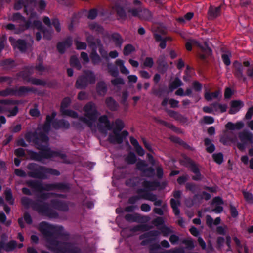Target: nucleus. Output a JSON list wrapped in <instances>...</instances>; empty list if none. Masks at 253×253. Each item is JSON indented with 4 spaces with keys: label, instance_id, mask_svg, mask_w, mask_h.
<instances>
[{
    "label": "nucleus",
    "instance_id": "obj_62",
    "mask_svg": "<svg viewBox=\"0 0 253 253\" xmlns=\"http://www.w3.org/2000/svg\"><path fill=\"white\" fill-rule=\"evenodd\" d=\"M99 52L101 55V57L106 60H109V56L107 51L104 49V46L98 48Z\"/></svg>",
    "mask_w": 253,
    "mask_h": 253
},
{
    "label": "nucleus",
    "instance_id": "obj_63",
    "mask_svg": "<svg viewBox=\"0 0 253 253\" xmlns=\"http://www.w3.org/2000/svg\"><path fill=\"white\" fill-rule=\"evenodd\" d=\"M182 243L186 246L187 248L192 249L195 247L194 243L191 238L185 239L182 241Z\"/></svg>",
    "mask_w": 253,
    "mask_h": 253
},
{
    "label": "nucleus",
    "instance_id": "obj_49",
    "mask_svg": "<svg viewBox=\"0 0 253 253\" xmlns=\"http://www.w3.org/2000/svg\"><path fill=\"white\" fill-rule=\"evenodd\" d=\"M63 116H67L73 118H78V114L77 112L71 110L66 109L60 112Z\"/></svg>",
    "mask_w": 253,
    "mask_h": 253
},
{
    "label": "nucleus",
    "instance_id": "obj_20",
    "mask_svg": "<svg viewBox=\"0 0 253 253\" xmlns=\"http://www.w3.org/2000/svg\"><path fill=\"white\" fill-rule=\"evenodd\" d=\"M0 66L6 70H10L16 66V64L13 59L7 58L0 61Z\"/></svg>",
    "mask_w": 253,
    "mask_h": 253
},
{
    "label": "nucleus",
    "instance_id": "obj_6",
    "mask_svg": "<svg viewBox=\"0 0 253 253\" xmlns=\"http://www.w3.org/2000/svg\"><path fill=\"white\" fill-rule=\"evenodd\" d=\"M29 169H34V170L28 173L30 177L38 178H46L49 175H59L60 172L55 169H46L43 167H38L35 164H31L28 166Z\"/></svg>",
    "mask_w": 253,
    "mask_h": 253
},
{
    "label": "nucleus",
    "instance_id": "obj_17",
    "mask_svg": "<svg viewBox=\"0 0 253 253\" xmlns=\"http://www.w3.org/2000/svg\"><path fill=\"white\" fill-rule=\"evenodd\" d=\"M137 167L139 169L143 171L146 176H151L154 174V169L148 167L143 161L138 162Z\"/></svg>",
    "mask_w": 253,
    "mask_h": 253
},
{
    "label": "nucleus",
    "instance_id": "obj_9",
    "mask_svg": "<svg viewBox=\"0 0 253 253\" xmlns=\"http://www.w3.org/2000/svg\"><path fill=\"white\" fill-rule=\"evenodd\" d=\"M129 133L126 130H123L121 133L113 131L112 134L108 136V141L112 144H120L123 143L124 139L127 137Z\"/></svg>",
    "mask_w": 253,
    "mask_h": 253
},
{
    "label": "nucleus",
    "instance_id": "obj_44",
    "mask_svg": "<svg viewBox=\"0 0 253 253\" xmlns=\"http://www.w3.org/2000/svg\"><path fill=\"white\" fill-rule=\"evenodd\" d=\"M200 45V43L199 42L194 39H189L185 44L186 48L188 51H191L192 50V46L199 47Z\"/></svg>",
    "mask_w": 253,
    "mask_h": 253
},
{
    "label": "nucleus",
    "instance_id": "obj_8",
    "mask_svg": "<svg viewBox=\"0 0 253 253\" xmlns=\"http://www.w3.org/2000/svg\"><path fill=\"white\" fill-rule=\"evenodd\" d=\"M85 116L91 121H95L98 116L96 107L92 102H89L84 106Z\"/></svg>",
    "mask_w": 253,
    "mask_h": 253
},
{
    "label": "nucleus",
    "instance_id": "obj_34",
    "mask_svg": "<svg viewBox=\"0 0 253 253\" xmlns=\"http://www.w3.org/2000/svg\"><path fill=\"white\" fill-rule=\"evenodd\" d=\"M43 34V39L47 40H50L52 39V35L53 30L52 27H44L41 31Z\"/></svg>",
    "mask_w": 253,
    "mask_h": 253
},
{
    "label": "nucleus",
    "instance_id": "obj_2",
    "mask_svg": "<svg viewBox=\"0 0 253 253\" xmlns=\"http://www.w3.org/2000/svg\"><path fill=\"white\" fill-rule=\"evenodd\" d=\"M25 139L28 143L32 142L40 150L39 156L36 153H34L30 158H66V155L62 151H54L51 150L48 145H43L42 143H48L49 137L43 132H37L28 131L25 134Z\"/></svg>",
    "mask_w": 253,
    "mask_h": 253
},
{
    "label": "nucleus",
    "instance_id": "obj_3",
    "mask_svg": "<svg viewBox=\"0 0 253 253\" xmlns=\"http://www.w3.org/2000/svg\"><path fill=\"white\" fill-rule=\"evenodd\" d=\"M142 186L144 187V189H139L137 191L139 196H135L130 197L128 200L129 203L133 204L140 198H142L153 202L155 206H159L161 205L162 200L158 199L156 195L147 191L156 190L159 186V183L155 181L150 182L145 180L142 182Z\"/></svg>",
    "mask_w": 253,
    "mask_h": 253
},
{
    "label": "nucleus",
    "instance_id": "obj_28",
    "mask_svg": "<svg viewBox=\"0 0 253 253\" xmlns=\"http://www.w3.org/2000/svg\"><path fill=\"white\" fill-rule=\"evenodd\" d=\"M54 120L50 117V115H46L45 121L42 126V129L44 132L48 133L50 131Z\"/></svg>",
    "mask_w": 253,
    "mask_h": 253
},
{
    "label": "nucleus",
    "instance_id": "obj_60",
    "mask_svg": "<svg viewBox=\"0 0 253 253\" xmlns=\"http://www.w3.org/2000/svg\"><path fill=\"white\" fill-rule=\"evenodd\" d=\"M98 11L96 8L90 9L88 11L87 18L90 20H93L96 18L97 16Z\"/></svg>",
    "mask_w": 253,
    "mask_h": 253
},
{
    "label": "nucleus",
    "instance_id": "obj_42",
    "mask_svg": "<svg viewBox=\"0 0 253 253\" xmlns=\"http://www.w3.org/2000/svg\"><path fill=\"white\" fill-rule=\"evenodd\" d=\"M89 27L90 30L95 31L98 34H103L104 33V28L96 22L90 23Z\"/></svg>",
    "mask_w": 253,
    "mask_h": 253
},
{
    "label": "nucleus",
    "instance_id": "obj_61",
    "mask_svg": "<svg viewBox=\"0 0 253 253\" xmlns=\"http://www.w3.org/2000/svg\"><path fill=\"white\" fill-rule=\"evenodd\" d=\"M243 195L245 200L248 203H253V196L251 193L247 191H244Z\"/></svg>",
    "mask_w": 253,
    "mask_h": 253
},
{
    "label": "nucleus",
    "instance_id": "obj_38",
    "mask_svg": "<svg viewBox=\"0 0 253 253\" xmlns=\"http://www.w3.org/2000/svg\"><path fill=\"white\" fill-rule=\"evenodd\" d=\"M0 96L1 97L15 96V88L7 87L5 89L0 90Z\"/></svg>",
    "mask_w": 253,
    "mask_h": 253
},
{
    "label": "nucleus",
    "instance_id": "obj_55",
    "mask_svg": "<svg viewBox=\"0 0 253 253\" xmlns=\"http://www.w3.org/2000/svg\"><path fill=\"white\" fill-rule=\"evenodd\" d=\"M125 218L129 222H136L138 220V215L137 214H127Z\"/></svg>",
    "mask_w": 253,
    "mask_h": 253
},
{
    "label": "nucleus",
    "instance_id": "obj_52",
    "mask_svg": "<svg viewBox=\"0 0 253 253\" xmlns=\"http://www.w3.org/2000/svg\"><path fill=\"white\" fill-rule=\"evenodd\" d=\"M6 200L10 204H14V199L13 198L12 192L10 189L7 188L4 191Z\"/></svg>",
    "mask_w": 253,
    "mask_h": 253
},
{
    "label": "nucleus",
    "instance_id": "obj_10",
    "mask_svg": "<svg viewBox=\"0 0 253 253\" xmlns=\"http://www.w3.org/2000/svg\"><path fill=\"white\" fill-rule=\"evenodd\" d=\"M187 161L185 162L184 161H181V163L182 165H185L186 167L188 168L189 170L192 171L195 175L193 177V179L195 180H198L201 179V175L199 172V169L197 165L190 159H184Z\"/></svg>",
    "mask_w": 253,
    "mask_h": 253
},
{
    "label": "nucleus",
    "instance_id": "obj_19",
    "mask_svg": "<svg viewBox=\"0 0 253 253\" xmlns=\"http://www.w3.org/2000/svg\"><path fill=\"white\" fill-rule=\"evenodd\" d=\"M238 137L241 142H253V134L249 131L244 130L240 132L238 134Z\"/></svg>",
    "mask_w": 253,
    "mask_h": 253
},
{
    "label": "nucleus",
    "instance_id": "obj_53",
    "mask_svg": "<svg viewBox=\"0 0 253 253\" xmlns=\"http://www.w3.org/2000/svg\"><path fill=\"white\" fill-rule=\"evenodd\" d=\"M23 22L24 24H20L19 25V28L21 29V31L24 32L32 27V21L30 19H26V21Z\"/></svg>",
    "mask_w": 253,
    "mask_h": 253
},
{
    "label": "nucleus",
    "instance_id": "obj_40",
    "mask_svg": "<svg viewBox=\"0 0 253 253\" xmlns=\"http://www.w3.org/2000/svg\"><path fill=\"white\" fill-rule=\"evenodd\" d=\"M72 103V99L69 97H64L62 100L61 101L60 107V112L67 109L68 108Z\"/></svg>",
    "mask_w": 253,
    "mask_h": 253
},
{
    "label": "nucleus",
    "instance_id": "obj_25",
    "mask_svg": "<svg viewBox=\"0 0 253 253\" xmlns=\"http://www.w3.org/2000/svg\"><path fill=\"white\" fill-rule=\"evenodd\" d=\"M166 111L170 117L174 118L175 120L182 123H185L187 120L186 117L176 111L169 109L167 110Z\"/></svg>",
    "mask_w": 253,
    "mask_h": 253
},
{
    "label": "nucleus",
    "instance_id": "obj_4",
    "mask_svg": "<svg viewBox=\"0 0 253 253\" xmlns=\"http://www.w3.org/2000/svg\"><path fill=\"white\" fill-rule=\"evenodd\" d=\"M28 185L33 188L35 191L40 193V198L43 199H46L52 195V193H42L44 191H50L55 189H61L62 185L60 184H43L40 182L34 181L28 182Z\"/></svg>",
    "mask_w": 253,
    "mask_h": 253
},
{
    "label": "nucleus",
    "instance_id": "obj_32",
    "mask_svg": "<svg viewBox=\"0 0 253 253\" xmlns=\"http://www.w3.org/2000/svg\"><path fill=\"white\" fill-rule=\"evenodd\" d=\"M96 91L100 95H104L107 91V87L104 81L99 82L96 85Z\"/></svg>",
    "mask_w": 253,
    "mask_h": 253
},
{
    "label": "nucleus",
    "instance_id": "obj_36",
    "mask_svg": "<svg viewBox=\"0 0 253 253\" xmlns=\"http://www.w3.org/2000/svg\"><path fill=\"white\" fill-rule=\"evenodd\" d=\"M182 85L183 83L181 80L178 77H176L174 80L169 84V87L171 91H172Z\"/></svg>",
    "mask_w": 253,
    "mask_h": 253
},
{
    "label": "nucleus",
    "instance_id": "obj_11",
    "mask_svg": "<svg viewBox=\"0 0 253 253\" xmlns=\"http://www.w3.org/2000/svg\"><path fill=\"white\" fill-rule=\"evenodd\" d=\"M37 92V90L35 87L21 86L18 88H15V96L24 97L30 92L36 93Z\"/></svg>",
    "mask_w": 253,
    "mask_h": 253
},
{
    "label": "nucleus",
    "instance_id": "obj_51",
    "mask_svg": "<svg viewBox=\"0 0 253 253\" xmlns=\"http://www.w3.org/2000/svg\"><path fill=\"white\" fill-rule=\"evenodd\" d=\"M162 208H155L153 209V211L156 213L160 215H162L164 214V212L165 211H167V205L166 203L163 204L162 203L161 205Z\"/></svg>",
    "mask_w": 253,
    "mask_h": 253
},
{
    "label": "nucleus",
    "instance_id": "obj_41",
    "mask_svg": "<svg viewBox=\"0 0 253 253\" xmlns=\"http://www.w3.org/2000/svg\"><path fill=\"white\" fill-rule=\"evenodd\" d=\"M115 127L113 129L114 131L121 132L125 126L124 122L119 118L116 119L114 121Z\"/></svg>",
    "mask_w": 253,
    "mask_h": 253
},
{
    "label": "nucleus",
    "instance_id": "obj_30",
    "mask_svg": "<svg viewBox=\"0 0 253 253\" xmlns=\"http://www.w3.org/2000/svg\"><path fill=\"white\" fill-rule=\"evenodd\" d=\"M233 240L236 244L238 253H242V250H244L245 253H249L248 248L246 245H242L240 240L236 237H234L233 238Z\"/></svg>",
    "mask_w": 253,
    "mask_h": 253
},
{
    "label": "nucleus",
    "instance_id": "obj_46",
    "mask_svg": "<svg viewBox=\"0 0 253 253\" xmlns=\"http://www.w3.org/2000/svg\"><path fill=\"white\" fill-rule=\"evenodd\" d=\"M70 65L72 67L76 68L78 70H80L82 68L81 64L78 58L75 56H72L70 60Z\"/></svg>",
    "mask_w": 253,
    "mask_h": 253
},
{
    "label": "nucleus",
    "instance_id": "obj_13",
    "mask_svg": "<svg viewBox=\"0 0 253 253\" xmlns=\"http://www.w3.org/2000/svg\"><path fill=\"white\" fill-rule=\"evenodd\" d=\"M236 139V138L232 132L224 131L223 134L220 136L219 141L223 145H228L234 142Z\"/></svg>",
    "mask_w": 253,
    "mask_h": 253
},
{
    "label": "nucleus",
    "instance_id": "obj_7",
    "mask_svg": "<svg viewBox=\"0 0 253 253\" xmlns=\"http://www.w3.org/2000/svg\"><path fill=\"white\" fill-rule=\"evenodd\" d=\"M95 80V76L93 71H85L84 74L80 76L77 79L75 87L79 89H85L88 84H94Z\"/></svg>",
    "mask_w": 253,
    "mask_h": 253
},
{
    "label": "nucleus",
    "instance_id": "obj_64",
    "mask_svg": "<svg viewBox=\"0 0 253 253\" xmlns=\"http://www.w3.org/2000/svg\"><path fill=\"white\" fill-rule=\"evenodd\" d=\"M57 50L61 54H63L66 51V47L63 44V42H58L56 45Z\"/></svg>",
    "mask_w": 253,
    "mask_h": 253
},
{
    "label": "nucleus",
    "instance_id": "obj_1",
    "mask_svg": "<svg viewBox=\"0 0 253 253\" xmlns=\"http://www.w3.org/2000/svg\"><path fill=\"white\" fill-rule=\"evenodd\" d=\"M40 231L44 235L47 247L55 253H73L72 245L68 243H59L57 239L61 238L63 230L61 226H54L46 222L39 225Z\"/></svg>",
    "mask_w": 253,
    "mask_h": 253
},
{
    "label": "nucleus",
    "instance_id": "obj_48",
    "mask_svg": "<svg viewBox=\"0 0 253 253\" xmlns=\"http://www.w3.org/2000/svg\"><path fill=\"white\" fill-rule=\"evenodd\" d=\"M135 51V47L131 44H127L123 49V54L126 56Z\"/></svg>",
    "mask_w": 253,
    "mask_h": 253
},
{
    "label": "nucleus",
    "instance_id": "obj_26",
    "mask_svg": "<svg viewBox=\"0 0 253 253\" xmlns=\"http://www.w3.org/2000/svg\"><path fill=\"white\" fill-rule=\"evenodd\" d=\"M244 124L242 121L237 122L235 124L232 122H229L225 125L226 128L229 130H240L244 127Z\"/></svg>",
    "mask_w": 253,
    "mask_h": 253
},
{
    "label": "nucleus",
    "instance_id": "obj_43",
    "mask_svg": "<svg viewBox=\"0 0 253 253\" xmlns=\"http://www.w3.org/2000/svg\"><path fill=\"white\" fill-rule=\"evenodd\" d=\"M107 67L108 72L112 76L117 77L118 76L119 71L117 66L112 63H108Z\"/></svg>",
    "mask_w": 253,
    "mask_h": 253
},
{
    "label": "nucleus",
    "instance_id": "obj_35",
    "mask_svg": "<svg viewBox=\"0 0 253 253\" xmlns=\"http://www.w3.org/2000/svg\"><path fill=\"white\" fill-rule=\"evenodd\" d=\"M180 204L179 200H175L171 199L170 200V205L173 209V211L175 215L178 216L179 215L180 211L178 209V207Z\"/></svg>",
    "mask_w": 253,
    "mask_h": 253
},
{
    "label": "nucleus",
    "instance_id": "obj_5",
    "mask_svg": "<svg viewBox=\"0 0 253 253\" xmlns=\"http://www.w3.org/2000/svg\"><path fill=\"white\" fill-rule=\"evenodd\" d=\"M34 208L39 213L46 215L48 214L49 211L52 209H58L63 211L68 210L67 204L63 201L57 199L52 200L50 205L44 204L43 205H40L36 203L34 205Z\"/></svg>",
    "mask_w": 253,
    "mask_h": 253
},
{
    "label": "nucleus",
    "instance_id": "obj_18",
    "mask_svg": "<svg viewBox=\"0 0 253 253\" xmlns=\"http://www.w3.org/2000/svg\"><path fill=\"white\" fill-rule=\"evenodd\" d=\"M244 105L243 102L241 100L232 101L229 113L230 114H235L244 106Z\"/></svg>",
    "mask_w": 253,
    "mask_h": 253
},
{
    "label": "nucleus",
    "instance_id": "obj_45",
    "mask_svg": "<svg viewBox=\"0 0 253 253\" xmlns=\"http://www.w3.org/2000/svg\"><path fill=\"white\" fill-rule=\"evenodd\" d=\"M86 40L91 50L97 49L96 43H95L96 38L94 36L92 35H89L86 37Z\"/></svg>",
    "mask_w": 253,
    "mask_h": 253
},
{
    "label": "nucleus",
    "instance_id": "obj_33",
    "mask_svg": "<svg viewBox=\"0 0 253 253\" xmlns=\"http://www.w3.org/2000/svg\"><path fill=\"white\" fill-rule=\"evenodd\" d=\"M202 51L205 54V55H203L202 56V58L203 59H205L206 56H211L212 54V50L208 46L207 42L204 43V45H202L200 44V46H199Z\"/></svg>",
    "mask_w": 253,
    "mask_h": 253
},
{
    "label": "nucleus",
    "instance_id": "obj_57",
    "mask_svg": "<svg viewBox=\"0 0 253 253\" xmlns=\"http://www.w3.org/2000/svg\"><path fill=\"white\" fill-rule=\"evenodd\" d=\"M17 244L15 241H12L6 244L4 246V250L6 251H10L13 250L16 247Z\"/></svg>",
    "mask_w": 253,
    "mask_h": 253
},
{
    "label": "nucleus",
    "instance_id": "obj_50",
    "mask_svg": "<svg viewBox=\"0 0 253 253\" xmlns=\"http://www.w3.org/2000/svg\"><path fill=\"white\" fill-rule=\"evenodd\" d=\"M170 140L171 141L179 144L185 148H189L190 147L186 142L177 136H171L170 137Z\"/></svg>",
    "mask_w": 253,
    "mask_h": 253
},
{
    "label": "nucleus",
    "instance_id": "obj_24",
    "mask_svg": "<svg viewBox=\"0 0 253 253\" xmlns=\"http://www.w3.org/2000/svg\"><path fill=\"white\" fill-rule=\"evenodd\" d=\"M221 10V5L216 7L210 6L208 12L209 18L210 19H213L217 18L220 15Z\"/></svg>",
    "mask_w": 253,
    "mask_h": 253
},
{
    "label": "nucleus",
    "instance_id": "obj_14",
    "mask_svg": "<svg viewBox=\"0 0 253 253\" xmlns=\"http://www.w3.org/2000/svg\"><path fill=\"white\" fill-rule=\"evenodd\" d=\"M53 127L58 130L59 129H68L70 127V123L64 119H55L52 124Z\"/></svg>",
    "mask_w": 253,
    "mask_h": 253
},
{
    "label": "nucleus",
    "instance_id": "obj_12",
    "mask_svg": "<svg viewBox=\"0 0 253 253\" xmlns=\"http://www.w3.org/2000/svg\"><path fill=\"white\" fill-rule=\"evenodd\" d=\"M156 64L157 65V70L159 73L164 74L167 71L169 65L164 55H161L158 57L156 61Z\"/></svg>",
    "mask_w": 253,
    "mask_h": 253
},
{
    "label": "nucleus",
    "instance_id": "obj_37",
    "mask_svg": "<svg viewBox=\"0 0 253 253\" xmlns=\"http://www.w3.org/2000/svg\"><path fill=\"white\" fill-rule=\"evenodd\" d=\"M98 121L100 123L104 124L108 130H110L112 129V125L111 124L107 115H103L101 116L99 118Z\"/></svg>",
    "mask_w": 253,
    "mask_h": 253
},
{
    "label": "nucleus",
    "instance_id": "obj_54",
    "mask_svg": "<svg viewBox=\"0 0 253 253\" xmlns=\"http://www.w3.org/2000/svg\"><path fill=\"white\" fill-rule=\"evenodd\" d=\"M154 64V62L153 59L150 57H146L144 62H143V66L145 68H151L153 67Z\"/></svg>",
    "mask_w": 253,
    "mask_h": 253
},
{
    "label": "nucleus",
    "instance_id": "obj_22",
    "mask_svg": "<svg viewBox=\"0 0 253 253\" xmlns=\"http://www.w3.org/2000/svg\"><path fill=\"white\" fill-rule=\"evenodd\" d=\"M233 74L237 78L241 77L243 74V66L242 63L237 60L233 63Z\"/></svg>",
    "mask_w": 253,
    "mask_h": 253
},
{
    "label": "nucleus",
    "instance_id": "obj_16",
    "mask_svg": "<svg viewBox=\"0 0 253 253\" xmlns=\"http://www.w3.org/2000/svg\"><path fill=\"white\" fill-rule=\"evenodd\" d=\"M118 20H126L127 18V13L125 8L119 4H116L113 7Z\"/></svg>",
    "mask_w": 253,
    "mask_h": 253
},
{
    "label": "nucleus",
    "instance_id": "obj_29",
    "mask_svg": "<svg viewBox=\"0 0 253 253\" xmlns=\"http://www.w3.org/2000/svg\"><path fill=\"white\" fill-rule=\"evenodd\" d=\"M90 58L91 62L93 65H98L102 61L101 57L97 52V49H93L91 50L90 54Z\"/></svg>",
    "mask_w": 253,
    "mask_h": 253
},
{
    "label": "nucleus",
    "instance_id": "obj_47",
    "mask_svg": "<svg viewBox=\"0 0 253 253\" xmlns=\"http://www.w3.org/2000/svg\"><path fill=\"white\" fill-rule=\"evenodd\" d=\"M29 82H30L32 84L35 85H41L44 86L47 84V83L45 81L33 77L29 79Z\"/></svg>",
    "mask_w": 253,
    "mask_h": 253
},
{
    "label": "nucleus",
    "instance_id": "obj_31",
    "mask_svg": "<svg viewBox=\"0 0 253 253\" xmlns=\"http://www.w3.org/2000/svg\"><path fill=\"white\" fill-rule=\"evenodd\" d=\"M21 52H25L27 49V43L25 40L18 39L14 45Z\"/></svg>",
    "mask_w": 253,
    "mask_h": 253
},
{
    "label": "nucleus",
    "instance_id": "obj_23",
    "mask_svg": "<svg viewBox=\"0 0 253 253\" xmlns=\"http://www.w3.org/2000/svg\"><path fill=\"white\" fill-rule=\"evenodd\" d=\"M107 37L110 38L113 41L116 47H121L124 40L120 34L118 33H113L111 35L107 34Z\"/></svg>",
    "mask_w": 253,
    "mask_h": 253
},
{
    "label": "nucleus",
    "instance_id": "obj_59",
    "mask_svg": "<svg viewBox=\"0 0 253 253\" xmlns=\"http://www.w3.org/2000/svg\"><path fill=\"white\" fill-rule=\"evenodd\" d=\"M192 87L196 92H200L202 89V84L198 81H194L192 83Z\"/></svg>",
    "mask_w": 253,
    "mask_h": 253
},
{
    "label": "nucleus",
    "instance_id": "obj_15",
    "mask_svg": "<svg viewBox=\"0 0 253 253\" xmlns=\"http://www.w3.org/2000/svg\"><path fill=\"white\" fill-rule=\"evenodd\" d=\"M34 69V67L33 66H25L23 70L18 72L17 75L29 82V79L31 78L30 77L33 73Z\"/></svg>",
    "mask_w": 253,
    "mask_h": 253
},
{
    "label": "nucleus",
    "instance_id": "obj_39",
    "mask_svg": "<svg viewBox=\"0 0 253 253\" xmlns=\"http://www.w3.org/2000/svg\"><path fill=\"white\" fill-rule=\"evenodd\" d=\"M152 17L151 12L147 9H141L139 18L146 20H150Z\"/></svg>",
    "mask_w": 253,
    "mask_h": 253
},
{
    "label": "nucleus",
    "instance_id": "obj_27",
    "mask_svg": "<svg viewBox=\"0 0 253 253\" xmlns=\"http://www.w3.org/2000/svg\"><path fill=\"white\" fill-rule=\"evenodd\" d=\"M154 120L156 123L161 124L165 126L166 127L170 128L174 132H178L179 130V129L178 127L174 126L173 124L168 123L165 121H164L159 118L154 117Z\"/></svg>",
    "mask_w": 253,
    "mask_h": 253
},
{
    "label": "nucleus",
    "instance_id": "obj_21",
    "mask_svg": "<svg viewBox=\"0 0 253 253\" xmlns=\"http://www.w3.org/2000/svg\"><path fill=\"white\" fill-rule=\"evenodd\" d=\"M105 102L107 107L110 111L114 112L118 110L119 104L112 97H107L105 99Z\"/></svg>",
    "mask_w": 253,
    "mask_h": 253
},
{
    "label": "nucleus",
    "instance_id": "obj_56",
    "mask_svg": "<svg viewBox=\"0 0 253 253\" xmlns=\"http://www.w3.org/2000/svg\"><path fill=\"white\" fill-rule=\"evenodd\" d=\"M75 43L76 46V49L77 50H85L86 49L87 45L84 42L75 40Z\"/></svg>",
    "mask_w": 253,
    "mask_h": 253
},
{
    "label": "nucleus",
    "instance_id": "obj_58",
    "mask_svg": "<svg viewBox=\"0 0 253 253\" xmlns=\"http://www.w3.org/2000/svg\"><path fill=\"white\" fill-rule=\"evenodd\" d=\"M32 27H35L41 32L44 27L42 26L41 21L35 20L33 23L32 22Z\"/></svg>",
    "mask_w": 253,
    "mask_h": 253
}]
</instances>
